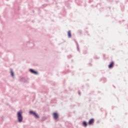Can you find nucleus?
<instances>
[{
	"label": "nucleus",
	"instance_id": "obj_1",
	"mask_svg": "<svg viewBox=\"0 0 128 128\" xmlns=\"http://www.w3.org/2000/svg\"><path fill=\"white\" fill-rule=\"evenodd\" d=\"M23 112L22 110H20L17 112V120L18 122H22V120H24V117L22 116Z\"/></svg>",
	"mask_w": 128,
	"mask_h": 128
},
{
	"label": "nucleus",
	"instance_id": "obj_2",
	"mask_svg": "<svg viewBox=\"0 0 128 128\" xmlns=\"http://www.w3.org/2000/svg\"><path fill=\"white\" fill-rule=\"evenodd\" d=\"M24 45L28 48H32L34 46V41L30 40V42H24Z\"/></svg>",
	"mask_w": 128,
	"mask_h": 128
},
{
	"label": "nucleus",
	"instance_id": "obj_3",
	"mask_svg": "<svg viewBox=\"0 0 128 128\" xmlns=\"http://www.w3.org/2000/svg\"><path fill=\"white\" fill-rule=\"evenodd\" d=\"M29 114H31V116H33L35 118H40V116L38 115V113H36V111L30 110L29 112Z\"/></svg>",
	"mask_w": 128,
	"mask_h": 128
},
{
	"label": "nucleus",
	"instance_id": "obj_4",
	"mask_svg": "<svg viewBox=\"0 0 128 128\" xmlns=\"http://www.w3.org/2000/svg\"><path fill=\"white\" fill-rule=\"evenodd\" d=\"M52 116L53 118H54V120H58V118H60L58 113L57 112H54L52 113Z\"/></svg>",
	"mask_w": 128,
	"mask_h": 128
},
{
	"label": "nucleus",
	"instance_id": "obj_5",
	"mask_svg": "<svg viewBox=\"0 0 128 128\" xmlns=\"http://www.w3.org/2000/svg\"><path fill=\"white\" fill-rule=\"evenodd\" d=\"M29 72H30L31 74H38V71H36L32 68H30Z\"/></svg>",
	"mask_w": 128,
	"mask_h": 128
},
{
	"label": "nucleus",
	"instance_id": "obj_6",
	"mask_svg": "<svg viewBox=\"0 0 128 128\" xmlns=\"http://www.w3.org/2000/svg\"><path fill=\"white\" fill-rule=\"evenodd\" d=\"M88 124H89V126H92V124H94V118H92L90 119Z\"/></svg>",
	"mask_w": 128,
	"mask_h": 128
},
{
	"label": "nucleus",
	"instance_id": "obj_7",
	"mask_svg": "<svg viewBox=\"0 0 128 128\" xmlns=\"http://www.w3.org/2000/svg\"><path fill=\"white\" fill-rule=\"evenodd\" d=\"M114 66V62L112 61L111 62L108 66V68H112Z\"/></svg>",
	"mask_w": 128,
	"mask_h": 128
},
{
	"label": "nucleus",
	"instance_id": "obj_8",
	"mask_svg": "<svg viewBox=\"0 0 128 128\" xmlns=\"http://www.w3.org/2000/svg\"><path fill=\"white\" fill-rule=\"evenodd\" d=\"M74 42H75L77 48V50L79 52H80V46H78V42L76 40H74Z\"/></svg>",
	"mask_w": 128,
	"mask_h": 128
},
{
	"label": "nucleus",
	"instance_id": "obj_9",
	"mask_svg": "<svg viewBox=\"0 0 128 128\" xmlns=\"http://www.w3.org/2000/svg\"><path fill=\"white\" fill-rule=\"evenodd\" d=\"M88 123L86 122V121L84 120L82 122V126L84 128H86V126H88Z\"/></svg>",
	"mask_w": 128,
	"mask_h": 128
},
{
	"label": "nucleus",
	"instance_id": "obj_10",
	"mask_svg": "<svg viewBox=\"0 0 128 128\" xmlns=\"http://www.w3.org/2000/svg\"><path fill=\"white\" fill-rule=\"evenodd\" d=\"M68 38H72V32H71L70 30L68 31Z\"/></svg>",
	"mask_w": 128,
	"mask_h": 128
},
{
	"label": "nucleus",
	"instance_id": "obj_11",
	"mask_svg": "<svg viewBox=\"0 0 128 128\" xmlns=\"http://www.w3.org/2000/svg\"><path fill=\"white\" fill-rule=\"evenodd\" d=\"M20 82H28L27 80L24 78L22 77L20 80Z\"/></svg>",
	"mask_w": 128,
	"mask_h": 128
},
{
	"label": "nucleus",
	"instance_id": "obj_12",
	"mask_svg": "<svg viewBox=\"0 0 128 128\" xmlns=\"http://www.w3.org/2000/svg\"><path fill=\"white\" fill-rule=\"evenodd\" d=\"M100 82H106V78H102L100 79Z\"/></svg>",
	"mask_w": 128,
	"mask_h": 128
},
{
	"label": "nucleus",
	"instance_id": "obj_13",
	"mask_svg": "<svg viewBox=\"0 0 128 128\" xmlns=\"http://www.w3.org/2000/svg\"><path fill=\"white\" fill-rule=\"evenodd\" d=\"M10 74H11V76H14V72L12 69L10 70Z\"/></svg>",
	"mask_w": 128,
	"mask_h": 128
},
{
	"label": "nucleus",
	"instance_id": "obj_14",
	"mask_svg": "<svg viewBox=\"0 0 128 128\" xmlns=\"http://www.w3.org/2000/svg\"><path fill=\"white\" fill-rule=\"evenodd\" d=\"M78 32L80 36L82 34V30H78Z\"/></svg>",
	"mask_w": 128,
	"mask_h": 128
},
{
	"label": "nucleus",
	"instance_id": "obj_15",
	"mask_svg": "<svg viewBox=\"0 0 128 128\" xmlns=\"http://www.w3.org/2000/svg\"><path fill=\"white\" fill-rule=\"evenodd\" d=\"M67 58H72V54L68 55V56Z\"/></svg>",
	"mask_w": 128,
	"mask_h": 128
},
{
	"label": "nucleus",
	"instance_id": "obj_16",
	"mask_svg": "<svg viewBox=\"0 0 128 128\" xmlns=\"http://www.w3.org/2000/svg\"><path fill=\"white\" fill-rule=\"evenodd\" d=\"M42 6L43 8H46V6H48V4H44L43 5H42Z\"/></svg>",
	"mask_w": 128,
	"mask_h": 128
},
{
	"label": "nucleus",
	"instance_id": "obj_17",
	"mask_svg": "<svg viewBox=\"0 0 128 128\" xmlns=\"http://www.w3.org/2000/svg\"><path fill=\"white\" fill-rule=\"evenodd\" d=\"M92 2H94V0H89L88 2H89V4H92Z\"/></svg>",
	"mask_w": 128,
	"mask_h": 128
},
{
	"label": "nucleus",
	"instance_id": "obj_18",
	"mask_svg": "<svg viewBox=\"0 0 128 128\" xmlns=\"http://www.w3.org/2000/svg\"><path fill=\"white\" fill-rule=\"evenodd\" d=\"M107 2H112L113 0H107Z\"/></svg>",
	"mask_w": 128,
	"mask_h": 128
},
{
	"label": "nucleus",
	"instance_id": "obj_19",
	"mask_svg": "<svg viewBox=\"0 0 128 128\" xmlns=\"http://www.w3.org/2000/svg\"><path fill=\"white\" fill-rule=\"evenodd\" d=\"M122 12H124V6H123L122 8Z\"/></svg>",
	"mask_w": 128,
	"mask_h": 128
},
{
	"label": "nucleus",
	"instance_id": "obj_20",
	"mask_svg": "<svg viewBox=\"0 0 128 128\" xmlns=\"http://www.w3.org/2000/svg\"><path fill=\"white\" fill-rule=\"evenodd\" d=\"M78 94H79V96H81L82 94H80V91L79 90H78Z\"/></svg>",
	"mask_w": 128,
	"mask_h": 128
},
{
	"label": "nucleus",
	"instance_id": "obj_21",
	"mask_svg": "<svg viewBox=\"0 0 128 128\" xmlns=\"http://www.w3.org/2000/svg\"><path fill=\"white\" fill-rule=\"evenodd\" d=\"M100 58V57H94L95 60H98Z\"/></svg>",
	"mask_w": 128,
	"mask_h": 128
},
{
	"label": "nucleus",
	"instance_id": "obj_22",
	"mask_svg": "<svg viewBox=\"0 0 128 128\" xmlns=\"http://www.w3.org/2000/svg\"><path fill=\"white\" fill-rule=\"evenodd\" d=\"M88 66H92V64H88Z\"/></svg>",
	"mask_w": 128,
	"mask_h": 128
},
{
	"label": "nucleus",
	"instance_id": "obj_23",
	"mask_svg": "<svg viewBox=\"0 0 128 128\" xmlns=\"http://www.w3.org/2000/svg\"><path fill=\"white\" fill-rule=\"evenodd\" d=\"M114 88H116V86H114L113 85Z\"/></svg>",
	"mask_w": 128,
	"mask_h": 128
},
{
	"label": "nucleus",
	"instance_id": "obj_24",
	"mask_svg": "<svg viewBox=\"0 0 128 128\" xmlns=\"http://www.w3.org/2000/svg\"><path fill=\"white\" fill-rule=\"evenodd\" d=\"M80 104H78V106H80Z\"/></svg>",
	"mask_w": 128,
	"mask_h": 128
},
{
	"label": "nucleus",
	"instance_id": "obj_25",
	"mask_svg": "<svg viewBox=\"0 0 128 128\" xmlns=\"http://www.w3.org/2000/svg\"><path fill=\"white\" fill-rule=\"evenodd\" d=\"M110 10V7H109Z\"/></svg>",
	"mask_w": 128,
	"mask_h": 128
},
{
	"label": "nucleus",
	"instance_id": "obj_26",
	"mask_svg": "<svg viewBox=\"0 0 128 128\" xmlns=\"http://www.w3.org/2000/svg\"><path fill=\"white\" fill-rule=\"evenodd\" d=\"M32 12H34V10H33V11H32Z\"/></svg>",
	"mask_w": 128,
	"mask_h": 128
},
{
	"label": "nucleus",
	"instance_id": "obj_27",
	"mask_svg": "<svg viewBox=\"0 0 128 128\" xmlns=\"http://www.w3.org/2000/svg\"><path fill=\"white\" fill-rule=\"evenodd\" d=\"M126 2H128V0H126Z\"/></svg>",
	"mask_w": 128,
	"mask_h": 128
}]
</instances>
